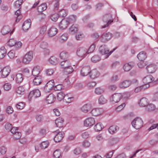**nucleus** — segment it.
Returning <instances> with one entry per match:
<instances>
[{
    "label": "nucleus",
    "instance_id": "nucleus-24",
    "mask_svg": "<svg viewBox=\"0 0 158 158\" xmlns=\"http://www.w3.org/2000/svg\"><path fill=\"white\" fill-rule=\"evenodd\" d=\"M146 69L149 73H153L155 72L157 69L156 66L153 64H150L147 66Z\"/></svg>",
    "mask_w": 158,
    "mask_h": 158
},
{
    "label": "nucleus",
    "instance_id": "nucleus-57",
    "mask_svg": "<svg viewBox=\"0 0 158 158\" xmlns=\"http://www.w3.org/2000/svg\"><path fill=\"white\" fill-rule=\"evenodd\" d=\"M145 86H146V85H143L137 87L135 89V92L137 93L143 89H145L147 88V87H145Z\"/></svg>",
    "mask_w": 158,
    "mask_h": 158
},
{
    "label": "nucleus",
    "instance_id": "nucleus-14",
    "mask_svg": "<svg viewBox=\"0 0 158 158\" xmlns=\"http://www.w3.org/2000/svg\"><path fill=\"white\" fill-rule=\"evenodd\" d=\"M90 71V68L89 66L83 67L81 71V74L82 76H87L89 74Z\"/></svg>",
    "mask_w": 158,
    "mask_h": 158
},
{
    "label": "nucleus",
    "instance_id": "nucleus-60",
    "mask_svg": "<svg viewBox=\"0 0 158 158\" xmlns=\"http://www.w3.org/2000/svg\"><path fill=\"white\" fill-rule=\"evenodd\" d=\"M36 120L39 122H41L44 119L43 116L41 114H37L35 117Z\"/></svg>",
    "mask_w": 158,
    "mask_h": 158
},
{
    "label": "nucleus",
    "instance_id": "nucleus-36",
    "mask_svg": "<svg viewBox=\"0 0 158 158\" xmlns=\"http://www.w3.org/2000/svg\"><path fill=\"white\" fill-rule=\"evenodd\" d=\"M23 0H18L16 1L14 4V7L15 9H20L21 5L23 2Z\"/></svg>",
    "mask_w": 158,
    "mask_h": 158
},
{
    "label": "nucleus",
    "instance_id": "nucleus-26",
    "mask_svg": "<svg viewBox=\"0 0 158 158\" xmlns=\"http://www.w3.org/2000/svg\"><path fill=\"white\" fill-rule=\"evenodd\" d=\"M42 81V79L41 76H38L35 77L33 81V83L34 85H38L40 84Z\"/></svg>",
    "mask_w": 158,
    "mask_h": 158
},
{
    "label": "nucleus",
    "instance_id": "nucleus-7",
    "mask_svg": "<svg viewBox=\"0 0 158 158\" xmlns=\"http://www.w3.org/2000/svg\"><path fill=\"white\" fill-rule=\"evenodd\" d=\"M112 37V34L110 32L104 33L101 37L102 42L105 43L110 40Z\"/></svg>",
    "mask_w": 158,
    "mask_h": 158
},
{
    "label": "nucleus",
    "instance_id": "nucleus-63",
    "mask_svg": "<svg viewBox=\"0 0 158 158\" xmlns=\"http://www.w3.org/2000/svg\"><path fill=\"white\" fill-rule=\"evenodd\" d=\"M67 39V36L66 34H63L61 35L59 38V40L60 42H63Z\"/></svg>",
    "mask_w": 158,
    "mask_h": 158
},
{
    "label": "nucleus",
    "instance_id": "nucleus-23",
    "mask_svg": "<svg viewBox=\"0 0 158 158\" xmlns=\"http://www.w3.org/2000/svg\"><path fill=\"white\" fill-rule=\"evenodd\" d=\"M147 54L145 52L142 51L138 54L137 57L139 60L143 61L147 57Z\"/></svg>",
    "mask_w": 158,
    "mask_h": 158
},
{
    "label": "nucleus",
    "instance_id": "nucleus-29",
    "mask_svg": "<svg viewBox=\"0 0 158 158\" xmlns=\"http://www.w3.org/2000/svg\"><path fill=\"white\" fill-rule=\"evenodd\" d=\"M63 119L59 117L56 120L55 124L57 127H60L63 126Z\"/></svg>",
    "mask_w": 158,
    "mask_h": 158
},
{
    "label": "nucleus",
    "instance_id": "nucleus-31",
    "mask_svg": "<svg viewBox=\"0 0 158 158\" xmlns=\"http://www.w3.org/2000/svg\"><path fill=\"white\" fill-rule=\"evenodd\" d=\"M60 58L64 60H67L69 56V53L63 51L61 52L60 55Z\"/></svg>",
    "mask_w": 158,
    "mask_h": 158
},
{
    "label": "nucleus",
    "instance_id": "nucleus-25",
    "mask_svg": "<svg viewBox=\"0 0 158 158\" xmlns=\"http://www.w3.org/2000/svg\"><path fill=\"white\" fill-rule=\"evenodd\" d=\"M118 130L119 127L117 126L113 125L109 128L108 131L111 134H113L116 133Z\"/></svg>",
    "mask_w": 158,
    "mask_h": 158
},
{
    "label": "nucleus",
    "instance_id": "nucleus-1",
    "mask_svg": "<svg viewBox=\"0 0 158 158\" xmlns=\"http://www.w3.org/2000/svg\"><path fill=\"white\" fill-rule=\"evenodd\" d=\"M76 17L74 15H71L69 17L63 19L59 25V28L62 29L66 28L71 23L74 22Z\"/></svg>",
    "mask_w": 158,
    "mask_h": 158
},
{
    "label": "nucleus",
    "instance_id": "nucleus-2",
    "mask_svg": "<svg viewBox=\"0 0 158 158\" xmlns=\"http://www.w3.org/2000/svg\"><path fill=\"white\" fill-rule=\"evenodd\" d=\"M144 85H146L147 88L149 87L150 85L153 86L157 84L158 81V80H155L154 77L151 75H149L145 77L143 79Z\"/></svg>",
    "mask_w": 158,
    "mask_h": 158
},
{
    "label": "nucleus",
    "instance_id": "nucleus-22",
    "mask_svg": "<svg viewBox=\"0 0 158 158\" xmlns=\"http://www.w3.org/2000/svg\"><path fill=\"white\" fill-rule=\"evenodd\" d=\"M148 100L146 98H142L139 102V104L141 107L146 106L148 104Z\"/></svg>",
    "mask_w": 158,
    "mask_h": 158
},
{
    "label": "nucleus",
    "instance_id": "nucleus-12",
    "mask_svg": "<svg viewBox=\"0 0 158 158\" xmlns=\"http://www.w3.org/2000/svg\"><path fill=\"white\" fill-rule=\"evenodd\" d=\"M103 111L104 110L102 108H96L92 110L91 113L93 116H97L101 114Z\"/></svg>",
    "mask_w": 158,
    "mask_h": 158
},
{
    "label": "nucleus",
    "instance_id": "nucleus-10",
    "mask_svg": "<svg viewBox=\"0 0 158 158\" xmlns=\"http://www.w3.org/2000/svg\"><path fill=\"white\" fill-rule=\"evenodd\" d=\"M54 85V80H51L46 84L44 88L46 92H49Z\"/></svg>",
    "mask_w": 158,
    "mask_h": 158
},
{
    "label": "nucleus",
    "instance_id": "nucleus-43",
    "mask_svg": "<svg viewBox=\"0 0 158 158\" xmlns=\"http://www.w3.org/2000/svg\"><path fill=\"white\" fill-rule=\"evenodd\" d=\"M73 69L72 66L70 65L67 68L64 69L63 70V72L66 74H68L72 72Z\"/></svg>",
    "mask_w": 158,
    "mask_h": 158
},
{
    "label": "nucleus",
    "instance_id": "nucleus-35",
    "mask_svg": "<svg viewBox=\"0 0 158 158\" xmlns=\"http://www.w3.org/2000/svg\"><path fill=\"white\" fill-rule=\"evenodd\" d=\"M91 105L89 104L84 105L82 107V110L84 113H86L91 109Z\"/></svg>",
    "mask_w": 158,
    "mask_h": 158
},
{
    "label": "nucleus",
    "instance_id": "nucleus-18",
    "mask_svg": "<svg viewBox=\"0 0 158 158\" xmlns=\"http://www.w3.org/2000/svg\"><path fill=\"white\" fill-rule=\"evenodd\" d=\"M57 29L54 27L50 28L48 31V34L50 37L55 36L57 33Z\"/></svg>",
    "mask_w": 158,
    "mask_h": 158
},
{
    "label": "nucleus",
    "instance_id": "nucleus-64",
    "mask_svg": "<svg viewBox=\"0 0 158 158\" xmlns=\"http://www.w3.org/2000/svg\"><path fill=\"white\" fill-rule=\"evenodd\" d=\"M8 43L10 46H13L16 44V41L14 39H10L8 41Z\"/></svg>",
    "mask_w": 158,
    "mask_h": 158
},
{
    "label": "nucleus",
    "instance_id": "nucleus-16",
    "mask_svg": "<svg viewBox=\"0 0 158 158\" xmlns=\"http://www.w3.org/2000/svg\"><path fill=\"white\" fill-rule=\"evenodd\" d=\"M131 83V82L129 80H126L120 83L119 87L122 89L125 88L130 86Z\"/></svg>",
    "mask_w": 158,
    "mask_h": 158
},
{
    "label": "nucleus",
    "instance_id": "nucleus-38",
    "mask_svg": "<svg viewBox=\"0 0 158 158\" xmlns=\"http://www.w3.org/2000/svg\"><path fill=\"white\" fill-rule=\"evenodd\" d=\"M47 8L46 4L43 3L39 6L37 8V10L39 12H41L45 10Z\"/></svg>",
    "mask_w": 158,
    "mask_h": 158
},
{
    "label": "nucleus",
    "instance_id": "nucleus-15",
    "mask_svg": "<svg viewBox=\"0 0 158 158\" xmlns=\"http://www.w3.org/2000/svg\"><path fill=\"white\" fill-rule=\"evenodd\" d=\"M95 123L94 119L93 118H87L84 122V124L86 127L91 126Z\"/></svg>",
    "mask_w": 158,
    "mask_h": 158
},
{
    "label": "nucleus",
    "instance_id": "nucleus-58",
    "mask_svg": "<svg viewBox=\"0 0 158 158\" xmlns=\"http://www.w3.org/2000/svg\"><path fill=\"white\" fill-rule=\"evenodd\" d=\"M95 46L94 44L91 45L89 48V49L87 50V54H89L93 52L95 49Z\"/></svg>",
    "mask_w": 158,
    "mask_h": 158
},
{
    "label": "nucleus",
    "instance_id": "nucleus-62",
    "mask_svg": "<svg viewBox=\"0 0 158 158\" xmlns=\"http://www.w3.org/2000/svg\"><path fill=\"white\" fill-rule=\"evenodd\" d=\"M7 55L11 59H14L15 56V52L12 50L9 52L7 54Z\"/></svg>",
    "mask_w": 158,
    "mask_h": 158
},
{
    "label": "nucleus",
    "instance_id": "nucleus-33",
    "mask_svg": "<svg viewBox=\"0 0 158 158\" xmlns=\"http://www.w3.org/2000/svg\"><path fill=\"white\" fill-rule=\"evenodd\" d=\"M6 49L4 47H2L0 49V59L3 58L6 55Z\"/></svg>",
    "mask_w": 158,
    "mask_h": 158
},
{
    "label": "nucleus",
    "instance_id": "nucleus-48",
    "mask_svg": "<svg viewBox=\"0 0 158 158\" xmlns=\"http://www.w3.org/2000/svg\"><path fill=\"white\" fill-rule=\"evenodd\" d=\"M104 92V89L101 87H98L96 88L95 90V93L98 95H100L102 94Z\"/></svg>",
    "mask_w": 158,
    "mask_h": 158
},
{
    "label": "nucleus",
    "instance_id": "nucleus-52",
    "mask_svg": "<svg viewBox=\"0 0 158 158\" xmlns=\"http://www.w3.org/2000/svg\"><path fill=\"white\" fill-rule=\"evenodd\" d=\"M59 16L58 14L54 13L52 14L51 16V19L54 22L56 21L58 19Z\"/></svg>",
    "mask_w": 158,
    "mask_h": 158
},
{
    "label": "nucleus",
    "instance_id": "nucleus-56",
    "mask_svg": "<svg viewBox=\"0 0 158 158\" xmlns=\"http://www.w3.org/2000/svg\"><path fill=\"white\" fill-rule=\"evenodd\" d=\"M47 30V27L45 25L42 26L40 29V34L42 35H43L46 32Z\"/></svg>",
    "mask_w": 158,
    "mask_h": 158
},
{
    "label": "nucleus",
    "instance_id": "nucleus-49",
    "mask_svg": "<svg viewBox=\"0 0 158 158\" xmlns=\"http://www.w3.org/2000/svg\"><path fill=\"white\" fill-rule=\"evenodd\" d=\"M49 61L52 64H55L58 62L57 59L55 56H51L49 59Z\"/></svg>",
    "mask_w": 158,
    "mask_h": 158
},
{
    "label": "nucleus",
    "instance_id": "nucleus-8",
    "mask_svg": "<svg viewBox=\"0 0 158 158\" xmlns=\"http://www.w3.org/2000/svg\"><path fill=\"white\" fill-rule=\"evenodd\" d=\"M87 49L84 48H78L77 51V54L78 56L80 57H84L87 54Z\"/></svg>",
    "mask_w": 158,
    "mask_h": 158
},
{
    "label": "nucleus",
    "instance_id": "nucleus-19",
    "mask_svg": "<svg viewBox=\"0 0 158 158\" xmlns=\"http://www.w3.org/2000/svg\"><path fill=\"white\" fill-rule=\"evenodd\" d=\"M100 75V73L96 69H94L90 70L89 75L91 78L94 79L98 77Z\"/></svg>",
    "mask_w": 158,
    "mask_h": 158
},
{
    "label": "nucleus",
    "instance_id": "nucleus-28",
    "mask_svg": "<svg viewBox=\"0 0 158 158\" xmlns=\"http://www.w3.org/2000/svg\"><path fill=\"white\" fill-rule=\"evenodd\" d=\"M23 79V75L22 73L17 74L15 77V80L17 83L21 82Z\"/></svg>",
    "mask_w": 158,
    "mask_h": 158
},
{
    "label": "nucleus",
    "instance_id": "nucleus-37",
    "mask_svg": "<svg viewBox=\"0 0 158 158\" xmlns=\"http://www.w3.org/2000/svg\"><path fill=\"white\" fill-rule=\"evenodd\" d=\"M17 10L15 12V15L17 16L16 18V21L17 22H19V20L22 18V15L21 14L20 9H17Z\"/></svg>",
    "mask_w": 158,
    "mask_h": 158
},
{
    "label": "nucleus",
    "instance_id": "nucleus-61",
    "mask_svg": "<svg viewBox=\"0 0 158 158\" xmlns=\"http://www.w3.org/2000/svg\"><path fill=\"white\" fill-rule=\"evenodd\" d=\"M7 151L6 148L4 146H2L0 147V152L2 155L5 154Z\"/></svg>",
    "mask_w": 158,
    "mask_h": 158
},
{
    "label": "nucleus",
    "instance_id": "nucleus-34",
    "mask_svg": "<svg viewBox=\"0 0 158 158\" xmlns=\"http://www.w3.org/2000/svg\"><path fill=\"white\" fill-rule=\"evenodd\" d=\"M78 30V27L75 25H72L69 29V31L72 33L74 34L76 33Z\"/></svg>",
    "mask_w": 158,
    "mask_h": 158
},
{
    "label": "nucleus",
    "instance_id": "nucleus-9",
    "mask_svg": "<svg viewBox=\"0 0 158 158\" xmlns=\"http://www.w3.org/2000/svg\"><path fill=\"white\" fill-rule=\"evenodd\" d=\"M123 98L122 94L120 93H116L114 94L110 98L112 102H118Z\"/></svg>",
    "mask_w": 158,
    "mask_h": 158
},
{
    "label": "nucleus",
    "instance_id": "nucleus-41",
    "mask_svg": "<svg viewBox=\"0 0 158 158\" xmlns=\"http://www.w3.org/2000/svg\"><path fill=\"white\" fill-rule=\"evenodd\" d=\"M104 127L102 123H97L94 126V129L96 131H101Z\"/></svg>",
    "mask_w": 158,
    "mask_h": 158
},
{
    "label": "nucleus",
    "instance_id": "nucleus-55",
    "mask_svg": "<svg viewBox=\"0 0 158 158\" xmlns=\"http://www.w3.org/2000/svg\"><path fill=\"white\" fill-rule=\"evenodd\" d=\"M25 106V103L23 102H20L19 103L16 105V107L19 109H22Z\"/></svg>",
    "mask_w": 158,
    "mask_h": 158
},
{
    "label": "nucleus",
    "instance_id": "nucleus-17",
    "mask_svg": "<svg viewBox=\"0 0 158 158\" xmlns=\"http://www.w3.org/2000/svg\"><path fill=\"white\" fill-rule=\"evenodd\" d=\"M41 95V93L38 89H35L31 91L29 94V97H33L34 98L39 97Z\"/></svg>",
    "mask_w": 158,
    "mask_h": 158
},
{
    "label": "nucleus",
    "instance_id": "nucleus-39",
    "mask_svg": "<svg viewBox=\"0 0 158 158\" xmlns=\"http://www.w3.org/2000/svg\"><path fill=\"white\" fill-rule=\"evenodd\" d=\"M25 89L22 86H19L16 89L17 93L19 95H23L24 93Z\"/></svg>",
    "mask_w": 158,
    "mask_h": 158
},
{
    "label": "nucleus",
    "instance_id": "nucleus-6",
    "mask_svg": "<svg viewBox=\"0 0 158 158\" xmlns=\"http://www.w3.org/2000/svg\"><path fill=\"white\" fill-rule=\"evenodd\" d=\"M115 49H114L112 51L109 52V50L105 46H101L99 49V52L102 55H105V58H107L113 52Z\"/></svg>",
    "mask_w": 158,
    "mask_h": 158
},
{
    "label": "nucleus",
    "instance_id": "nucleus-20",
    "mask_svg": "<svg viewBox=\"0 0 158 158\" xmlns=\"http://www.w3.org/2000/svg\"><path fill=\"white\" fill-rule=\"evenodd\" d=\"M1 77L2 78H4L7 77L10 72V68L8 67H5L3 69H2Z\"/></svg>",
    "mask_w": 158,
    "mask_h": 158
},
{
    "label": "nucleus",
    "instance_id": "nucleus-44",
    "mask_svg": "<svg viewBox=\"0 0 158 158\" xmlns=\"http://www.w3.org/2000/svg\"><path fill=\"white\" fill-rule=\"evenodd\" d=\"M65 94L62 92H60L58 94L57 98L59 101H61L65 98Z\"/></svg>",
    "mask_w": 158,
    "mask_h": 158
},
{
    "label": "nucleus",
    "instance_id": "nucleus-53",
    "mask_svg": "<svg viewBox=\"0 0 158 158\" xmlns=\"http://www.w3.org/2000/svg\"><path fill=\"white\" fill-rule=\"evenodd\" d=\"M49 144V142L48 141H44L40 144V147H41L42 149H45L48 147Z\"/></svg>",
    "mask_w": 158,
    "mask_h": 158
},
{
    "label": "nucleus",
    "instance_id": "nucleus-27",
    "mask_svg": "<svg viewBox=\"0 0 158 158\" xmlns=\"http://www.w3.org/2000/svg\"><path fill=\"white\" fill-rule=\"evenodd\" d=\"M55 99V96L53 94H50L46 98V101L49 104H51L53 103L54 102Z\"/></svg>",
    "mask_w": 158,
    "mask_h": 158
},
{
    "label": "nucleus",
    "instance_id": "nucleus-47",
    "mask_svg": "<svg viewBox=\"0 0 158 158\" xmlns=\"http://www.w3.org/2000/svg\"><path fill=\"white\" fill-rule=\"evenodd\" d=\"M107 100L102 96H101L98 99V102L99 104H104L106 103Z\"/></svg>",
    "mask_w": 158,
    "mask_h": 158
},
{
    "label": "nucleus",
    "instance_id": "nucleus-40",
    "mask_svg": "<svg viewBox=\"0 0 158 158\" xmlns=\"http://www.w3.org/2000/svg\"><path fill=\"white\" fill-rule=\"evenodd\" d=\"M40 71V69L39 68H38L37 67H35L33 69L32 74L34 76H38Z\"/></svg>",
    "mask_w": 158,
    "mask_h": 158
},
{
    "label": "nucleus",
    "instance_id": "nucleus-4",
    "mask_svg": "<svg viewBox=\"0 0 158 158\" xmlns=\"http://www.w3.org/2000/svg\"><path fill=\"white\" fill-rule=\"evenodd\" d=\"M131 123L134 127L138 129L142 126L143 122L141 118L138 117L134 119L132 122Z\"/></svg>",
    "mask_w": 158,
    "mask_h": 158
},
{
    "label": "nucleus",
    "instance_id": "nucleus-54",
    "mask_svg": "<svg viewBox=\"0 0 158 158\" xmlns=\"http://www.w3.org/2000/svg\"><path fill=\"white\" fill-rule=\"evenodd\" d=\"M67 11L64 9L61 10L59 12L58 14L59 16L61 17H64L67 15Z\"/></svg>",
    "mask_w": 158,
    "mask_h": 158
},
{
    "label": "nucleus",
    "instance_id": "nucleus-11",
    "mask_svg": "<svg viewBox=\"0 0 158 158\" xmlns=\"http://www.w3.org/2000/svg\"><path fill=\"white\" fill-rule=\"evenodd\" d=\"M134 63L133 62H130L125 64L123 66V69L125 72L130 71L134 66Z\"/></svg>",
    "mask_w": 158,
    "mask_h": 158
},
{
    "label": "nucleus",
    "instance_id": "nucleus-3",
    "mask_svg": "<svg viewBox=\"0 0 158 158\" xmlns=\"http://www.w3.org/2000/svg\"><path fill=\"white\" fill-rule=\"evenodd\" d=\"M113 20L112 19V16L111 14H109L105 15L103 16V21L106 24L102 26V28H105L108 26L109 25L113 22Z\"/></svg>",
    "mask_w": 158,
    "mask_h": 158
},
{
    "label": "nucleus",
    "instance_id": "nucleus-30",
    "mask_svg": "<svg viewBox=\"0 0 158 158\" xmlns=\"http://www.w3.org/2000/svg\"><path fill=\"white\" fill-rule=\"evenodd\" d=\"M60 66L64 69L71 65L70 63L68 60H63L60 63Z\"/></svg>",
    "mask_w": 158,
    "mask_h": 158
},
{
    "label": "nucleus",
    "instance_id": "nucleus-21",
    "mask_svg": "<svg viewBox=\"0 0 158 158\" xmlns=\"http://www.w3.org/2000/svg\"><path fill=\"white\" fill-rule=\"evenodd\" d=\"M31 24L30 19L24 21L23 25V30L24 31L28 30L30 27Z\"/></svg>",
    "mask_w": 158,
    "mask_h": 158
},
{
    "label": "nucleus",
    "instance_id": "nucleus-5",
    "mask_svg": "<svg viewBox=\"0 0 158 158\" xmlns=\"http://www.w3.org/2000/svg\"><path fill=\"white\" fill-rule=\"evenodd\" d=\"M33 57V53L32 51H29L27 53L22 60L23 63L25 64H27L31 60Z\"/></svg>",
    "mask_w": 158,
    "mask_h": 158
},
{
    "label": "nucleus",
    "instance_id": "nucleus-51",
    "mask_svg": "<svg viewBox=\"0 0 158 158\" xmlns=\"http://www.w3.org/2000/svg\"><path fill=\"white\" fill-rule=\"evenodd\" d=\"M101 60L100 57L98 55H95L91 59V61L94 63L97 62Z\"/></svg>",
    "mask_w": 158,
    "mask_h": 158
},
{
    "label": "nucleus",
    "instance_id": "nucleus-46",
    "mask_svg": "<svg viewBox=\"0 0 158 158\" xmlns=\"http://www.w3.org/2000/svg\"><path fill=\"white\" fill-rule=\"evenodd\" d=\"M74 98L73 97H69L68 94L65 95V100L67 103H70L74 101Z\"/></svg>",
    "mask_w": 158,
    "mask_h": 158
},
{
    "label": "nucleus",
    "instance_id": "nucleus-59",
    "mask_svg": "<svg viewBox=\"0 0 158 158\" xmlns=\"http://www.w3.org/2000/svg\"><path fill=\"white\" fill-rule=\"evenodd\" d=\"M126 104L125 103H122L121 104L118 106L116 109V110L117 111H119L123 109L125 107Z\"/></svg>",
    "mask_w": 158,
    "mask_h": 158
},
{
    "label": "nucleus",
    "instance_id": "nucleus-50",
    "mask_svg": "<svg viewBox=\"0 0 158 158\" xmlns=\"http://www.w3.org/2000/svg\"><path fill=\"white\" fill-rule=\"evenodd\" d=\"M61 152L60 150L59 149H57L55 150L53 152V155L54 157L56 158H60V157L61 156Z\"/></svg>",
    "mask_w": 158,
    "mask_h": 158
},
{
    "label": "nucleus",
    "instance_id": "nucleus-13",
    "mask_svg": "<svg viewBox=\"0 0 158 158\" xmlns=\"http://www.w3.org/2000/svg\"><path fill=\"white\" fill-rule=\"evenodd\" d=\"M64 136V133L62 132H58L54 138V140L56 143L60 142Z\"/></svg>",
    "mask_w": 158,
    "mask_h": 158
},
{
    "label": "nucleus",
    "instance_id": "nucleus-32",
    "mask_svg": "<svg viewBox=\"0 0 158 158\" xmlns=\"http://www.w3.org/2000/svg\"><path fill=\"white\" fill-rule=\"evenodd\" d=\"M10 31V28L8 26H4L2 29L1 32L3 35H5Z\"/></svg>",
    "mask_w": 158,
    "mask_h": 158
},
{
    "label": "nucleus",
    "instance_id": "nucleus-42",
    "mask_svg": "<svg viewBox=\"0 0 158 158\" xmlns=\"http://www.w3.org/2000/svg\"><path fill=\"white\" fill-rule=\"evenodd\" d=\"M146 110L148 111H151L154 110L156 107L155 105L153 104H150L146 106Z\"/></svg>",
    "mask_w": 158,
    "mask_h": 158
},
{
    "label": "nucleus",
    "instance_id": "nucleus-45",
    "mask_svg": "<svg viewBox=\"0 0 158 158\" xmlns=\"http://www.w3.org/2000/svg\"><path fill=\"white\" fill-rule=\"evenodd\" d=\"M118 141V138H112L109 141V145L110 146H112L113 145L117 143Z\"/></svg>",
    "mask_w": 158,
    "mask_h": 158
}]
</instances>
